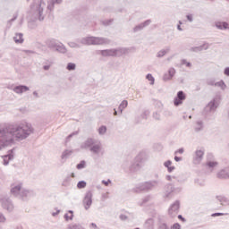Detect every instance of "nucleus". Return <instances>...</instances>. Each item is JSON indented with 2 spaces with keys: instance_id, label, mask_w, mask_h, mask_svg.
I'll use <instances>...</instances> for the list:
<instances>
[{
  "instance_id": "30",
  "label": "nucleus",
  "mask_w": 229,
  "mask_h": 229,
  "mask_svg": "<svg viewBox=\"0 0 229 229\" xmlns=\"http://www.w3.org/2000/svg\"><path fill=\"white\" fill-rule=\"evenodd\" d=\"M55 51H57L58 53H62L63 55H65L67 53V48L65 47V45L62 43H57V47H55Z\"/></svg>"
},
{
  "instance_id": "27",
  "label": "nucleus",
  "mask_w": 229,
  "mask_h": 229,
  "mask_svg": "<svg viewBox=\"0 0 229 229\" xmlns=\"http://www.w3.org/2000/svg\"><path fill=\"white\" fill-rule=\"evenodd\" d=\"M144 229H155V220L153 218H148L144 224Z\"/></svg>"
},
{
  "instance_id": "38",
  "label": "nucleus",
  "mask_w": 229,
  "mask_h": 229,
  "mask_svg": "<svg viewBox=\"0 0 229 229\" xmlns=\"http://www.w3.org/2000/svg\"><path fill=\"white\" fill-rule=\"evenodd\" d=\"M86 165H87V162H85V160H82V161H81L77 165H76V168L77 169H85V167H86Z\"/></svg>"
},
{
  "instance_id": "18",
  "label": "nucleus",
  "mask_w": 229,
  "mask_h": 229,
  "mask_svg": "<svg viewBox=\"0 0 229 229\" xmlns=\"http://www.w3.org/2000/svg\"><path fill=\"white\" fill-rule=\"evenodd\" d=\"M130 48L128 47H118L114 48V57H121L123 55H128Z\"/></svg>"
},
{
  "instance_id": "31",
  "label": "nucleus",
  "mask_w": 229,
  "mask_h": 229,
  "mask_svg": "<svg viewBox=\"0 0 229 229\" xmlns=\"http://www.w3.org/2000/svg\"><path fill=\"white\" fill-rule=\"evenodd\" d=\"M203 128H204L203 121L201 120L197 121L194 128L195 131L197 133H199V131H203Z\"/></svg>"
},
{
  "instance_id": "53",
  "label": "nucleus",
  "mask_w": 229,
  "mask_h": 229,
  "mask_svg": "<svg viewBox=\"0 0 229 229\" xmlns=\"http://www.w3.org/2000/svg\"><path fill=\"white\" fill-rule=\"evenodd\" d=\"M186 19L189 22H193L194 21V15L192 14H188L186 15Z\"/></svg>"
},
{
  "instance_id": "63",
  "label": "nucleus",
  "mask_w": 229,
  "mask_h": 229,
  "mask_svg": "<svg viewBox=\"0 0 229 229\" xmlns=\"http://www.w3.org/2000/svg\"><path fill=\"white\" fill-rule=\"evenodd\" d=\"M225 76H229V67H225L224 70Z\"/></svg>"
},
{
  "instance_id": "10",
  "label": "nucleus",
  "mask_w": 229,
  "mask_h": 229,
  "mask_svg": "<svg viewBox=\"0 0 229 229\" xmlns=\"http://www.w3.org/2000/svg\"><path fill=\"white\" fill-rule=\"evenodd\" d=\"M180 212V200H175L169 208L168 214L172 217H176Z\"/></svg>"
},
{
  "instance_id": "64",
  "label": "nucleus",
  "mask_w": 229,
  "mask_h": 229,
  "mask_svg": "<svg viewBox=\"0 0 229 229\" xmlns=\"http://www.w3.org/2000/svg\"><path fill=\"white\" fill-rule=\"evenodd\" d=\"M52 3H55V4H62V3L64 2V0H51Z\"/></svg>"
},
{
  "instance_id": "51",
  "label": "nucleus",
  "mask_w": 229,
  "mask_h": 229,
  "mask_svg": "<svg viewBox=\"0 0 229 229\" xmlns=\"http://www.w3.org/2000/svg\"><path fill=\"white\" fill-rule=\"evenodd\" d=\"M219 216H228V213H213L211 217H219Z\"/></svg>"
},
{
  "instance_id": "39",
  "label": "nucleus",
  "mask_w": 229,
  "mask_h": 229,
  "mask_svg": "<svg viewBox=\"0 0 229 229\" xmlns=\"http://www.w3.org/2000/svg\"><path fill=\"white\" fill-rule=\"evenodd\" d=\"M105 133H106V126L101 125L98 128V135H105Z\"/></svg>"
},
{
  "instance_id": "54",
  "label": "nucleus",
  "mask_w": 229,
  "mask_h": 229,
  "mask_svg": "<svg viewBox=\"0 0 229 229\" xmlns=\"http://www.w3.org/2000/svg\"><path fill=\"white\" fill-rule=\"evenodd\" d=\"M68 45L70 46V47H72V48L80 47V46L76 42H70L68 43Z\"/></svg>"
},
{
  "instance_id": "52",
  "label": "nucleus",
  "mask_w": 229,
  "mask_h": 229,
  "mask_svg": "<svg viewBox=\"0 0 229 229\" xmlns=\"http://www.w3.org/2000/svg\"><path fill=\"white\" fill-rule=\"evenodd\" d=\"M73 217H74V215H71L70 216H69V214H64V219H65V221H72V219H73Z\"/></svg>"
},
{
  "instance_id": "19",
  "label": "nucleus",
  "mask_w": 229,
  "mask_h": 229,
  "mask_svg": "<svg viewBox=\"0 0 229 229\" xmlns=\"http://www.w3.org/2000/svg\"><path fill=\"white\" fill-rule=\"evenodd\" d=\"M217 178H219L220 180H226L229 178V166L225 167L222 170H220L217 174H216Z\"/></svg>"
},
{
  "instance_id": "55",
  "label": "nucleus",
  "mask_w": 229,
  "mask_h": 229,
  "mask_svg": "<svg viewBox=\"0 0 229 229\" xmlns=\"http://www.w3.org/2000/svg\"><path fill=\"white\" fill-rule=\"evenodd\" d=\"M17 17H19V13H14L13 17L11 20H9V22H13L17 21Z\"/></svg>"
},
{
  "instance_id": "2",
  "label": "nucleus",
  "mask_w": 229,
  "mask_h": 229,
  "mask_svg": "<svg viewBox=\"0 0 229 229\" xmlns=\"http://www.w3.org/2000/svg\"><path fill=\"white\" fill-rule=\"evenodd\" d=\"M146 162V153L140 152L137 157L134 158L133 162H124L122 165L125 173H137L142 167V164Z\"/></svg>"
},
{
  "instance_id": "5",
  "label": "nucleus",
  "mask_w": 229,
  "mask_h": 229,
  "mask_svg": "<svg viewBox=\"0 0 229 229\" xmlns=\"http://www.w3.org/2000/svg\"><path fill=\"white\" fill-rule=\"evenodd\" d=\"M158 183H160V181H148L141 182L137 184L133 191L134 192H149V191H153V189H155Z\"/></svg>"
},
{
  "instance_id": "23",
  "label": "nucleus",
  "mask_w": 229,
  "mask_h": 229,
  "mask_svg": "<svg viewBox=\"0 0 229 229\" xmlns=\"http://www.w3.org/2000/svg\"><path fill=\"white\" fill-rule=\"evenodd\" d=\"M80 42L83 46H94V37L82 38Z\"/></svg>"
},
{
  "instance_id": "50",
  "label": "nucleus",
  "mask_w": 229,
  "mask_h": 229,
  "mask_svg": "<svg viewBox=\"0 0 229 229\" xmlns=\"http://www.w3.org/2000/svg\"><path fill=\"white\" fill-rule=\"evenodd\" d=\"M207 85H209L210 87H214L216 86V81H214V79H208L207 81Z\"/></svg>"
},
{
  "instance_id": "6",
  "label": "nucleus",
  "mask_w": 229,
  "mask_h": 229,
  "mask_svg": "<svg viewBox=\"0 0 229 229\" xmlns=\"http://www.w3.org/2000/svg\"><path fill=\"white\" fill-rule=\"evenodd\" d=\"M219 106V101H217V98H213L205 107L203 110V115L207 119L208 115H211V114H214L216 110H217V107Z\"/></svg>"
},
{
  "instance_id": "57",
  "label": "nucleus",
  "mask_w": 229,
  "mask_h": 229,
  "mask_svg": "<svg viewBox=\"0 0 229 229\" xmlns=\"http://www.w3.org/2000/svg\"><path fill=\"white\" fill-rule=\"evenodd\" d=\"M184 151H185V150L183 149V148H181L177 149V150L174 152V155H178V153H179L180 155H183Z\"/></svg>"
},
{
  "instance_id": "46",
  "label": "nucleus",
  "mask_w": 229,
  "mask_h": 229,
  "mask_svg": "<svg viewBox=\"0 0 229 229\" xmlns=\"http://www.w3.org/2000/svg\"><path fill=\"white\" fill-rule=\"evenodd\" d=\"M151 199V196H147L145 198H143L142 201L140 203V207H142V205H146V203H148V201H149Z\"/></svg>"
},
{
  "instance_id": "16",
  "label": "nucleus",
  "mask_w": 229,
  "mask_h": 229,
  "mask_svg": "<svg viewBox=\"0 0 229 229\" xmlns=\"http://www.w3.org/2000/svg\"><path fill=\"white\" fill-rule=\"evenodd\" d=\"M212 157H214L212 154L208 155V161L206 162V167L207 169H209V171H214V167H217L219 163L216 161H211Z\"/></svg>"
},
{
  "instance_id": "17",
  "label": "nucleus",
  "mask_w": 229,
  "mask_h": 229,
  "mask_svg": "<svg viewBox=\"0 0 229 229\" xmlns=\"http://www.w3.org/2000/svg\"><path fill=\"white\" fill-rule=\"evenodd\" d=\"M93 144H96V140L88 138L84 142L81 144V149H90Z\"/></svg>"
},
{
  "instance_id": "56",
  "label": "nucleus",
  "mask_w": 229,
  "mask_h": 229,
  "mask_svg": "<svg viewBox=\"0 0 229 229\" xmlns=\"http://www.w3.org/2000/svg\"><path fill=\"white\" fill-rule=\"evenodd\" d=\"M171 229H182V225H180L178 223H175L171 226Z\"/></svg>"
},
{
  "instance_id": "59",
  "label": "nucleus",
  "mask_w": 229,
  "mask_h": 229,
  "mask_svg": "<svg viewBox=\"0 0 229 229\" xmlns=\"http://www.w3.org/2000/svg\"><path fill=\"white\" fill-rule=\"evenodd\" d=\"M6 221V217L3 213H0V223H4Z\"/></svg>"
},
{
  "instance_id": "11",
  "label": "nucleus",
  "mask_w": 229,
  "mask_h": 229,
  "mask_svg": "<svg viewBox=\"0 0 229 229\" xmlns=\"http://www.w3.org/2000/svg\"><path fill=\"white\" fill-rule=\"evenodd\" d=\"M92 191H88L86 192L82 201L85 210H89V208H90V207L92 206Z\"/></svg>"
},
{
  "instance_id": "26",
  "label": "nucleus",
  "mask_w": 229,
  "mask_h": 229,
  "mask_svg": "<svg viewBox=\"0 0 229 229\" xmlns=\"http://www.w3.org/2000/svg\"><path fill=\"white\" fill-rule=\"evenodd\" d=\"M215 26L217 30H229V24L226 21H216Z\"/></svg>"
},
{
  "instance_id": "49",
  "label": "nucleus",
  "mask_w": 229,
  "mask_h": 229,
  "mask_svg": "<svg viewBox=\"0 0 229 229\" xmlns=\"http://www.w3.org/2000/svg\"><path fill=\"white\" fill-rule=\"evenodd\" d=\"M164 81H169V80H173V77L170 76L168 72L165 73L163 76Z\"/></svg>"
},
{
  "instance_id": "1",
  "label": "nucleus",
  "mask_w": 229,
  "mask_h": 229,
  "mask_svg": "<svg viewBox=\"0 0 229 229\" xmlns=\"http://www.w3.org/2000/svg\"><path fill=\"white\" fill-rule=\"evenodd\" d=\"M34 131L33 125L28 122H21L0 127V151L4 149V148L13 146L15 140H25Z\"/></svg>"
},
{
  "instance_id": "43",
  "label": "nucleus",
  "mask_w": 229,
  "mask_h": 229,
  "mask_svg": "<svg viewBox=\"0 0 229 229\" xmlns=\"http://www.w3.org/2000/svg\"><path fill=\"white\" fill-rule=\"evenodd\" d=\"M55 4L53 3L52 0H50V1L48 2L47 6V10H49L50 12H53V10H55Z\"/></svg>"
},
{
  "instance_id": "48",
  "label": "nucleus",
  "mask_w": 229,
  "mask_h": 229,
  "mask_svg": "<svg viewBox=\"0 0 229 229\" xmlns=\"http://www.w3.org/2000/svg\"><path fill=\"white\" fill-rule=\"evenodd\" d=\"M167 73L174 78V76L176 74V70L174 68H170L167 72Z\"/></svg>"
},
{
  "instance_id": "22",
  "label": "nucleus",
  "mask_w": 229,
  "mask_h": 229,
  "mask_svg": "<svg viewBox=\"0 0 229 229\" xmlns=\"http://www.w3.org/2000/svg\"><path fill=\"white\" fill-rule=\"evenodd\" d=\"M74 151L72 149H65L61 155V160L66 162L68 158H71Z\"/></svg>"
},
{
  "instance_id": "28",
  "label": "nucleus",
  "mask_w": 229,
  "mask_h": 229,
  "mask_svg": "<svg viewBox=\"0 0 229 229\" xmlns=\"http://www.w3.org/2000/svg\"><path fill=\"white\" fill-rule=\"evenodd\" d=\"M100 55L102 56H115L114 48L101 50Z\"/></svg>"
},
{
  "instance_id": "21",
  "label": "nucleus",
  "mask_w": 229,
  "mask_h": 229,
  "mask_svg": "<svg viewBox=\"0 0 229 229\" xmlns=\"http://www.w3.org/2000/svg\"><path fill=\"white\" fill-rule=\"evenodd\" d=\"M12 90H13L15 94H23V92H28L30 88L26 85H19L13 88Z\"/></svg>"
},
{
  "instance_id": "24",
  "label": "nucleus",
  "mask_w": 229,
  "mask_h": 229,
  "mask_svg": "<svg viewBox=\"0 0 229 229\" xmlns=\"http://www.w3.org/2000/svg\"><path fill=\"white\" fill-rule=\"evenodd\" d=\"M89 151L91 153H93L94 155H99V152L101 151V144L100 143H95L93 144L90 148Z\"/></svg>"
},
{
  "instance_id": "42",
  "label": "nucleus",
  "mask_w": 229,
  "mask_h": 229,
  "mask_svg": "<svg viewBox=\"0 0 229 229\" xmlns=\"http://www.w3.org/2000/svg\"><path fill=\"white\" fill-rule=\"evenodd\" d=\"M146 78L150 81V85H155V77L151 73H148Z\"/></svg>"
},
{
  "instance_id": "34",
  "label": "nucleus",
  "mask_w": 229,
  "mask_h": 229,
  "mask_svg": "<svg viewBox=\"0 0 229 229\" xmlns=\"http://www.w3.org/2000/svg\"><path fill=\"white\" fill-rule=\"evenodd\" d=\"M127 107H128V100H123L118 106V110L120 114H123V112H124V109Z\"/></svg>"
},
{
  "instance_id": "36",
  "label": "nucleus",
  "mask_w": 229,
  "mask_h": 229,
  "mask_svg": "<svg viewBox=\"0 0 229 229\" xmlns=\"http://www.w3.org/2000/svg\"><path fill=\"white\" fill-rule=\"evenodd\" d=\"M215 87H220L222 90H225V89H226V84L224 81H220L218 82H216Z\"/></svg>"
},
{
  "instance_id": "32",
  "label": "nucleus",
  "mask_w": 229,
  "mask_h": 229,
  "mask_svg": "<svg viewBox=\"0 0 229 229\" xmlns=\"http://www.w3.org/2000/svg\"><path fill=\"white\" fill-rule=\"evenodd\" d=\"M216 199H218L220 204L223 205L224 207L229 205V199L225 196H217Z\"/></svg>"
},
{
  "instance_id": "3",
  "label": "nucleus",
  "mask_w": 229,
  "mask_h": 229,
  "mask_svg": "<svg viewBox=\"0 0 229 229\" xmlns=\"http://www.w3.org/2000/svg\"><path fill=\"white\" fill-rule=\"evenodd\" d=\"M44 10H46V2L44 0H33L30 4V12L34 15V19L37 21H44L46 15H44Z\"/></svg>"
},
{
  "instance_id": "13",
  "label": "nucleus",
  "mask_w": 229,
  "mask_h": 229,
  "mask_svg": "<svg viewBox=\"0 0 229 229\" xmlns=\"http://www.w3.org/2000/svg\"><path fill=\"white\" fill-rule=\"evenodd\" d=\"M185 93L183 91H178L176 97L174 99V106H180V105L183 104V101L186 99Z\"/></svg>"
},
{
  "instance_id": "33",
  "label": "nucleus",
  "mask_w": 229,
  "mask_h": 229,
  "mask_svg": "<svg viewBox=\"0 0 229 229\" xmlns=\"http://www.w3.org/2000/svg\"><path fill=\"white\" fill-rule=\"evenodd\" d=\"M171 51V48L169 47H167L165 49L160 50L159 52H157V58H162L164 56H165V55H167V53H169Z\"/></svg>"
},
{
  "instance_id": "14",
  "label": "nucleus",
  "mask_w": 229,
  "mask_h": 229,
  "mask_svg": "<svg viewBox=\"0 0 229 229\" xmlns=\"http://www.w3.org/2000/svg\"><path fill=\"white\" fill-rule=\"evenodd\" d=\"M203 157H205V148H199L195 151V156L193 157L194 164H201V160H203Z\"/></svg>"
},
{
  "instance_id": "4",
  "label": "nucleus",
  "mask_w": 229,
  "mask_h": 229,
  "mask_svg": "<svg viewBox=\"0 0 229 229\" xmlns=\"http://www.w3.org/2000/svg\"><path fill=\"white\" fill-rule=\"evenodd\" d=\"M11 194L14 198H18L22 201H28L31 196H33V191L22 188V183H19L15 186H13L11 189Z\"/></svg>"
},
{
  "instance_id": "37",
  "label": "nucleus",
  "mask_w": 229,
  "mask_h": 229,
  "mask_svg": "<svg viewBox=\"0 0 229 229\" xmlns=\"http://www.w3.org/2000/svg\"><path fill=\"white\" fill-rule=\"evenodd\" d=\"M67 71H76V64L69 63L66 66Z\"/></svg>"
},
{
  "instance_id": "62",
  "label": "nucleus",
  "mask_w": 229,
  "mask_h": 229,
  "mask_svg": "<svg viewBox=\"0 0 229 229\" xmlns=\"http://www.w3.org/2000/svg\"><path fill=\"white\" fill-rule=\"evenodd\" d=\"M104 26H110L112 24V20H107L103 21Z\"/></svg>"
},
{
  "instance_id": "7",
  "label": "nucleus",
  "mask_w": 229,
  "mask_h": 229,
  "mask_svg": "<svg viewBox=\"0 0 229 229\" xmlns=\"http://www.w3.org/2000/svg\"><path fill=\"white\" fill-rule=\"evenodd\" d=\"M173 192H182V188H174L172 183L165 186V198H173Z\"/></svg>"
},
{
  "instance_id": "40",
  "label": "nucleus",
  "mask_w": 229,
  "mask_h": 229,
  "mask_svg": "<svg viewBox=\"0 0 229 229\" xmlns=\"http://www.w3.org/2000/svg\"><path fill=\"white\" fill-rule=\"evenodd\" d=\"M149 114H151V112H149V110H145L141 114H140V119H148V117H149Z\"/></svg>"
},
{
  "instance_id": "8",
  "label": "nucleus",
  "mask_w": 229,
  "mask_h": 229,
  "mask_svg": "<svg viewBox=\"0 0 229 229\" xmlns=\"http://www.w3.org/2000/svg\"><path fill=\"white\" fill-rule=\"evenodd\" d=\"M0 202L4 210H7V212H13V203L10 198L3 197L0 199Z\"/></svg>"
},
{
  "instance_id": "60",
  "label": "nucleus",
  "mask_w": 229,
  "mask_h": 229,
  "mask_svg": "<svg viewBox=\"0 0 229 229\" xmlns=\"http://www.w3.org/2000/svg\"><path fill=\"white\" fill-rule=\"evenodd\" d=\"M153 117L156 121H160V114L158 113H153Z\"/></svg>"
},
{
  "instance_id": "58",
  "label": "nucleus",
  "mask_w": 229,
  "mask_h": 229,
  "mask_svg": "<svg viewBox=\"0 0 229 229\" xmlns=\"http://www.w3.org/2000/svg\"><path fill=\"white\" fill-rule=\"evenodd\" d=\"M172 164L173 162L171 160H167L166 162L164 163V165L168 169V167H171Z\"/></svg>"
},
{
  "instance_id": "25",
  "label": "nucleus",
  "mask_w": 229,
  "mask_h": 229,
  "mask_svg": "<svg viewBox=\"0 0 229 229\" xmlns=\"http://www.w3.org/2000/svg\"><path fill=\"white\" fill-rule=\"evenodd\" d=\"M46 44L49 49L55 50L56 49V47L58 46L59 42L56 39H48L47 40Z\"/></svg>"
},
{
  "instance_id": "61",
  "label": "nucleus",
  "mask_w": 229,
  "mask_h": 229,
  "mask_svg": "<svg viewBox=\"0 0 229 229\" xmlns=\"http://www.w3.org/2000/svg\"><path fill=\"white\" fill-rule=\"evenodd\" d=\"M119 218L121 219V221H126V219H128V216L126 215H120Z\"/></svg>"
},
{
  "instance_id": "20",
  "label": "nucleus",
  "mask_w": 229,
  "mask_h": 229,
  "mask_svg": "<svg viewBox=\"0 0 229 229\" xmlns=\"http://www.w3.org/2000/svg\"><path fill=\"white\" fill-rule=\"evenodd\" d=\"M149 24H151V20H146L144 22L135 26L133 28V32L137 33L138 31H142V30H144V28H147V26H149Z\"/></svg>"
},
{
  "instance_id": "35",
  "label": "nucleus",
  "mask_w": 229,
  "mask_h": 229,
  "mask_svg": "<svg viewBox=\"0 0 229 229\" xmlns=\"http://www.w3.org/2000/svg\"><path fill=\"white\" fill-rule=\"evenodd\" d=\"M22 37H23L22 33H17L13 38L14 42L16 44H22V42H24V38Z\"/></svg>"
},
{
  "instance_id": "12",
  "label": "nucleus",
  "mask_w": 229,
  "mask_h": 229,
  "mask_svg": "<svg viewBox=\"0 0 229 229\" xmlns=\"http://www.w3.org/2000/svg\"><path fill=\"white\" fill-rule=\"evenodd\" d=\"M111 42L107 38L93 37V46H108Z\"/></svg>"
},
{
  "instance_id": "29",
  "label": "nucleus",
  "mask_w": 229,
  "mask_h": 229,
  "mask_svg": "<svg viewBox=\"0 0 229 229\" xmlns=\"http://www.w3.org/2000/svg\"><path fill=\"white\" fill-rule=\"evenodd\" d=\"M208 47H209L208 43H204L203 45H201L199 47H192L191 49L195 53H198L199 51H207V49H208Z\"/></svg>"
},
{
  "instance_id": "15",
  "label": "nucleus",
  "mask_w": 229,
  "mask_h": 229,
  "mask_svg": "<svg viewBox=\"0 0 229 229\" xmlns=\"http://www.w3.org/2000/svg\"><path fill=\"white\" fill-rule=\"evenodd\" d=\"M15 157V148L10 149L7 152V155L3 156L4 165H8L10 161L13 160Z\"/></svg>"
},
{
  "instance_id": "47",
  "label": "nucleus",
  "mask_w": 229,
  "mask_h": 229,
  "mask_svg": "<svg viewBox=\"0 0 229 229\" xmlns=\"http://www.w3.org/2000/svg\"><path fill=\"white\" fill-rule=\"evenodd\" d=\"M182 65H186V67H192V64L191 62H187L186 59H182L181 61Z\"/></svg>"
},
{
  "instance_id": "9",
  "label": "nucleus",
  "mask_w": 229,
  "mask_h": 229,
  "mask_svg": "<svg viewBox=\"0 0 229 229\" xmlns=\"http://www.w3.org/2000/svg\"><path fill=\"white\" fill-rule=\"evenodd\" d=\"M157 229H171L167 216H160L157 217Z\"/></svg>"
},
{
  "instance_id": "44",
  "label": "nucleus",
  "mask_w": 229,
  "mask_h": 229,
  "mask_svg": "<svg viewBox=\"0 0 229 229\" xmlns=\"http://www.w3.org/2000/svg\"><path fill=\"white\" fill-rule=\"evenodd\" d=\"M80 133V131H75L72 133L69 134L66 138V142H69L71 140V139H72V137H74V135H78Z\"/></svg>"
},
{
  "instance_id": "41",
  "label": "nucleus",
  "mask_w": 229,
  "mask_h": 229,
  "mask_svg": "<svg viewBox=\"0 0 229 229\" xmlns=\"http://www.w3.org/2000/svg\"><path fill=\"white\" fill-rule=\"evenodd\" d=\"M77 187L78 189H85L87 187V182L85 181H80L78 183H77Z\"/></svg>"
},
{
  "instance_id": "45",
  "label": "nucleus",
  "mask_w": 229,
  "mask_h": 229,
  "mask_svg": "<svg viewBox=\"0 0 229 229\" xmlns=\"http://www.w3.org/2000/svg\"><path fill=\"white\" fill-rule=\"evenodd\" d=\"M69 183H71V176H67L64 182H63V186L64 187H68Z\"/></svg>"
}]
</instances>
